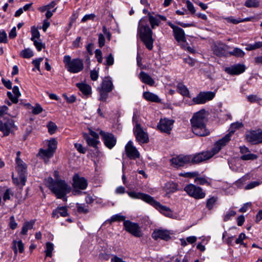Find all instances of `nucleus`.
Listing matches in <instances>:
<instances>
[{"mask_svg":"<svg viewBox=\"0 0 262 262\" xmlns=\"http://www.w3.org/2000/svg\"><path fill=\"white\" fill-rule=\"evenodd\" d=\"M34 224V222L33 221L25 222L22 227L21 234L23 235L27 234L28 231L33 228Z\"/></svg>","mask_w":262,"mask_h":262,"instance_id":"nucleus-34","label":"nucleus"},{"mask_svg":"<svg viewBox=\"0 0 262 262\" xmlns=\"http://www.w3.org/2000/svg\"><path fill=\"white\" fill-rule=\"evenodd\" d=\"M48 132L50 135L53 134L57 128V125L53 122H50L47 125Z\"/></svg>","mask_w":262,"mask_h":262,"instance_id":"nucleus-47","label":"nucleus"},{"mask_svg":"<svg viewBox=\"0 0 262 262\" xmlns=\"http://www.w3.org/2000/svg\"><path fill=\"white\" fill-rule=\"evenodd\" d=\"M225 19L228 23H232L233 24H237L241 23V19H236L232 16L226 17Z\"/></svg>","mask_w":262,"mask_h":262,"instance_id":"nucleus-61","label":"nucleus"},{"mask_svg":"<svg viewBox=\"0 0 262 262\" xmlns=\"http://www.w3.org/2000/svg\"><path fill=\"white\" fill-rule=\"evenodd\" d=\"M136 140L140 143H146L149 141L148 134L145 132L139 123H137L134 128Z\"/></svg>","mask_w":262,"mask_h":262,"instance_id":"nucleus-13","label":"nucleus"},{"mask_svg":"<svg viewBox=\"0 0 262 262\" xmlns=\"http://www.w3.org/2000/svg\"><path fill=\"white\" fill-rule=\"evenodd\" d=\"M83 137H84V139L86 140L87 144L90 146L96 147L97 146V144H98V143L99 142L97 140L98 139L94 138H92L90 137L89 135H88L86 134H83Z\"/></svg>","mask_w":262,"mask_h":262,"instance_id":"nucleus-33","label":"nucleus"},{"mask_svg":"<svg viewBox=\"0 0 262 262\" xmlns=\"http://www.w3.org/2000/svg\"><path fill=\"white\" fill-rule=\"evenodd\" d=\"M258 158V156L256 155L253 154L249 152L247 154H245V155H242L241 157V159L244 161L247 160H254Z\"/></svg>","mask_w":262,"mask_h":262,"instance_id":"nucleus-41","label":"nucleus"},{"mask_svg":"<svg viewBox=\"0 0 262 262\" xmlns=\"http://www.w3.org/2000/svg\"><path fill=\"white\" fill-rule=\"evenodd\" d=\"M222 148V147L220 144H218L217 142H216L211 151H204L194 155H189L190 159V163H198L208 160L217 154Z\"/></svg>","mask_w":262,"mask_h":262,"instance_id":"nucleus-4","label":"nucleus"},{"mask_svg":"<svg viewBox=\"0 0 262 262\" xmlns=\"http://www.w3.org/2000/svg\"><path fill=\"white\" fill-rule=\"evenodd\" d=\"M73 186L75 189H79L84 190L88 186L87 180L84 177H81L78 174H76L73 177Z\"/></svg>","mask_w":262,"mask_h":262,"instance_id":"nucleus-17","label":"nucleus"},{"mask_svg":"<svg viewBox=\"0 0 262 262\" xmlns=\"http://www.w3.org/2000/svg\"><path fill=\"white\" fill-rule=\"evenodd\" d=\"M194 182L200 185H209L207 180L205 177H200L199 176L195 177Z\"/></svg>","mask_w":262,"mask_h":262,"instance_id":"nucleus-45","label":"nucleus"},{"mask_svg":"<svg viewBox=\"0 0 262 262\" xmlns=\"http://www.w3.org/2000/svg\"><path fill=\"white\" fill-rule=\"evenodd\" d=\"M184 190L188 195L196 200L203 199L206 196V193L202 188L192 184L186 185Z\"/></svg>","mask_w":262,"mask_h":262,"instance_id":"nucleus-8","label":"nucleus"},{"mask_svg":"<svg viewBox=\"0 0 262 262\" xmlns=\"http://www.w3.org/2000/svg\"><path fill=\"white\" fill-rule=\"evenodd\" d=\"M248 100L251 103L258 102L260 99L256 95H251L247 96Z\"/></svg>","mask_w":262,"mask_h":262,"instance_id":"nucleus-59","label":"nucleus"},{"mask_svg":"<svg viewBox=\"0 0 262 262\" xmlns=\"http://www.w3.org/2000/svg\"><path fill=\"white\" fill-rule=\"evenodd\" d=\"M217 201V198L215 196H212L210 198L207 199L206 204V208L209 210H212L214 206L216 203Z\"/></svg>","mask_w":262,"mask_h":262,"instance_id":"nucleus-35","label":"nucleus"},{"mask_svg":"<svg viewBox=\"0 0 262 262\" xmlns=\"http://www.w3.org/2000/svg\"><path fill=\"white\" fill-rule=\"evenodd\" d=\"M32 37L31 38L32 41L36 40V38H39L40 37V33L38 30L35 27L31 28Z\"/></svg>","mask_w":262,"mask_h":262,"instance_id":"nucleus-48","label":"nucleus"},{"mask_svg":"<svg viewBox=\"0 0 262 262\" xmlns=\"http://www.w3.org/2000/svg\"><path fill=\"white\" fill-rule=\"evenodd\" d=\"M17 129V127L15 125L14 121L12 119L3 117L0 119V131L4 134V136H8Z\"/></svg>","mask_w":262,"mask_h":262,"instance_id":"nucleus-7","label":"nucleus"},{"mask_svg":"<svg viewBox=\"0 0 262 262\" xmlns=\"http://www.w3.org/2000/svg\"><path fill=\"white\" fill-rule=\"evenodd\" d=\"M236 214V212L233 210L229 211L225 215L224 221L226 222L228 221L231 216H233Z\"/></svg>","mask_w":262,"mask_h":262,"instance_id":"nucleus-62","label":"nucleus"},{"mask_svg":"<svg viewBox=\"0 0 262 262\" xmlns=\"http://www.w3.org/2000/svg\"><path fill=\"white\" fill-rule=\"evenodd\" d=\"M53 244L51 243H47L46 244V250L45 251L46 256L51 257L52 252L53 250Z\"/></svg>","mask_w":262,"mask_h":262,"instance_id":"nucleus-46","label":"nucleus"},{"mask_svg":"<svg viewBox=\"0 0 262 262\" xmlns=\"http://www.w3.org/2000/svg\"><path fill=\"white\" fill-rule=\"evenodd\" d=\"M205 113V110H201L195 113L190 120L191 130L195 135L199 136H206L209 134L206 127L207 119Z\"/></svg>","mask_w":262,"mask_h":262,"instance_id":"nucleus-2","label":"nucleus"},{"mask_svg":"<svg viewBox=\"0 0 262 262\" xmlns=\"http://www.w3.org/2000/svg\"><path fill=\"white\" fill-rule=\"evenodd\" d=\"M260 183L258 181H253L246 186V189H250L258 186Z\"/></svg>","mask_w":262,"mask_h":262,"instance_id":"nucleus-63","label":"nucleus"},{"mask_svg":"<svg viewBox=\"0 0 262 262\" xmlns=\"http://www.w3.org/2000/svg\"><path fill=\"white\" fill-rule=\"evenodd\" d=\"M174 121L172 119H161L158 124L157 128L161 132L170 134L171 130Z\"/></svg>","mask_w":262,"mask_h":262,"instance_id":"nucleus-15","label":"nucleus"},{"mask_svg":"<svg viewBox=\"0 0 262 262\" xmlns=\"http://www.w3.org/2000/svg\"><path fill=\"white\" fill-rule=\"evenodd\" d=\"M128 195L134 199H141L150 205L154 198L148 194L136 191H127Z\"/></svg>","mask_w":262,"mask_h":262,"instance_id":"nucleus-18","label":"nucleus"},{"mask_svg":"<svg viewBox=\"0 0 262 262\" xmlns=\"http://www.w3.org/2000/svg\"><path fill=\"white\" fill-rule=\"evenodd\" d=\"M98 88L110 92L113 90L114 85L111 80L105 78L102 82L101 86Z\"/></svg>","mask_w":262,"mask_h":262,"instance_id":"nucleus-28","label":"nucleus"},{"mask_svg":"<svg viewBox=\"0 0 262 262\" xmlns=\"http://www.w3.org/2000/svg\"><path fill=\"white\" fill-rule=\"evenodd\" d=\"M75 147L77 149V150L80 152L82 154H85L86 152V149L83 147L82 145L79 143H75L74 144Z\"/></svg>","mask_w":262,"mask_h":262,"instance_id":"nucleus-64","label":"nucleus"},{"mask_svg":"<svg viewBox=\"0 0 262 262\" xmlns=\"http://www.w3.org/2000/svg\"><path fill=\"white\" fill-rule=\"evenodd\" d=\"M245 137L247 141L253 144H257L262 143L261 130H251L247 132Z\"/></svg>","mask_w":262,"mask_h":262,"instance_id":"nucleus-14","label":"nucleus"},{"mask_svg":"<svg viewBox=\"0 0 262 262\" xmlns=\"http://www.w3.org/2000/svg\"><path fill=\"white\" fill-rule=\"evenodd\" d=\"M229 54L230 55L234 56L237 57H243L245 53L241 49L238 48H235L232 51L230 52Z\"/></svg>","mask_w":262,"mask_h":262,"instance_id":"nucleus-37","label":"nucleus"},{"mask_svg":"<svg viewBox=\"0 0 262 262\" xmlns=\"http://www.w3.org/2000/svg\"><path fill=\"white\" fill-rule=\"evenodd\" d=\"M99 134L106 147L112 149L115 146L117 139L113 134L102 130H101Z\"/></svg>","mask_w":262,"mask_h":262,"instance_id":"nucleus-11","label":"nucleus"},{"mask_svg":"<svg viewBox=\"0 0 262 262\" xmlns=\"http://www.w3.org/2000/svg\"><path fill=\"white\" fill-rule=\"evenodd\" d=\"M77 86L80 91L85 95H88L92 93L91 86L89 84L79 83H77Z\"/></svg>","mask_w":262,"mask_h":262,"instance_id":"nucleus-31","label":"nucleus"},{"mask_svg":"<svg viewBox=\"0 0 262 262\" xmlns=\"http://www.w3.org/2000/svg\"><path fill=\"white\" fill-rule=\"evenodd\" d=\"M126 221L125 216L121 215L120 214H117L112 216L111 219V222L116 221Z\"/></svg>","mask_w":262,"mask_h":262,"instance_id":"nucleus-50","label":"nucleus"},{"mask_svg":"<svg viewBox=\"0 0 262 262\" xmlns=\"http://www.w3.org/2000/svg\"><path fill=\"white\" fill-rule=\"evenodd\" d=\"M49 188L55 195L57 199L67 201L66 195L70 193L71 188L64 180L57 179L54 180L52 178L49 177L46 180Z\"/></svg>","mask_w":262,"mask_h":262,"instance_id":"nucleus-1","label":"nucleus"},{"mask_svg":"<svg viewBox=\"0 0 262 262\" xmlns=\"http://www.w3.org/2000/svg\"><path fill=\"white\" fill-rule=\"evenodd\" d=\"M150 205L167 217H171L173 215L172 211L170 208L162 205L160 202L156 201L154 199L152 201Z\"/></svg>","mask_w":262,"mask_h":262,"instance_id":"nucleus-16","label":"nucleus"},{"mask_svg":"<svg viewBox=\"0 0 262 262\" xmlns=\"http://www.w3.org/2000/svg\"><path fill=\"white\" fill-rule=\"evenodd\" d=\"M243 126L242 123L239 122L231 124L230 128V132L221 139L217 141V144H220L222 147L224 146L230 140L231 136L234 134L235 129H239Z\"/></svg>","mask_w":262,"mask_h":262,"instance_id":"nucleus-12","label":"nucleus"},{"mask_svg":"<svg viewBox=\"0 0 262 262\" xmlns=\"http://www.w3.org/2000/svg\"><path fill=\"white\" fill-rule=\"evenodd\" d=\"M143 96L145 100L148 101L154 102H160L161 101L160 99L157 95L149 92H144Z\"/></svg>","mask_w":262,"mask_h":262,"instance_id":"nucleus-29","label":"nucleus"},{"mask_svg":"<svg viewBox=\"0 0 262 262\" xmlns=\"http://www.w3.org/2000/svg\"><path fill=\"white\" fill-rule=\"evenodd\" d=\"M106 63H105V65L107 66H112L114 64V57L112 55V54H110L106 57Z\"/></svg>","mask_w":262,"mask_h":262,"instance_id":"nucleus-53","label":"nucleus"},{"mask_svg":"<svg viewBox=\"0 0 262 262\" xmlns=\"http://www.w3.org/2000/svg\"><path fill=\"white\" fill-rule=\"evenodd\" d=\"M9 225L10 228L12 230L15 229L17 227V223L15 222L14 216H11L10 217V222Z\"/></svg>","mask_w":262,"mask_h":262,"instance_id":"nucleus-56","label":"nucleus"},{"mask_svg":"<svg viewBox=\"0 0 262 262\" xmlns=\"http://www.w3.org/2000/svg\"><path fill=\"white\" fill-rule=\"evenodd\" d=\"M173 36L178 42H185L186 41L184 31L181 28L178 27L173 31Z\"/></svg>","mask_w":262,"mask_h":262,"instance_id":"nucleus-25","label":"nucleus"},{"mask_svg":"<svg viewBox=\"0 0 262 262\" xmlns=\"http://www.w3.org/2000/svg\"><path fill=\"white\" fill-rule=\"evenodd\" d=\"M179 176L185 177V178H195L196 176H199V173L198 172L194 171V172H184V173H180L179 174Z\"/></svg>","mask_w":262,"mask_h":262,"instance_id":"nucleus-44","label":"nucleus"},{"mask_svg":"<svg viewBox=\"0 0 262 262\" xmlns=\"http://www.w3.org/2000/svg\"><path fill=\"white\" fill-rule=\"evenodd\" d=\"M125 152L127 157L130 159H136L139 158L140 154L136 148L133 146V142L129 141L125 146Z\"/></svg>","mask_w":262,"mask_h":262,"instance_id":"nucleus-21","label":"nucleus"},{"mask_svg":"<svg viewBox=\"0 0 262 262\" xmlns=\"http://www.w3.org/2000/svg\"><path fill=\"white\" fill-rule=\"evenodd\" d=\"M186 4L187 8L189 12L192 14H194L195 13V9L192 3L189 1H187Z\"/></svg>","mask_w":262,"mask_h":262,"instance_id":"nucleus-58","label":"nucleus"},{"mask_svg":"<svg viewBox=\"0 0 262 262\" xmlns=\"http://www.w3.org/2000/svg\"><path fill=\"white\" fill-rule=\"evenodd\" d=\"M27 105L31 107L32 110V113L34 115L39 114L42 112V108L40 105L38 104H36L34 106H31L30 104H28Z\"/></svg>","mask_w":262,"mask_h":262,"instance_id":"nucleus-42","label":"nucleus"},{"mask_svg":"<svg viewBox=\"0 0 262 262\" xmlns=\"http://www.w3.org/2000/svg\"><path fill=\"white\" fill-rule=\"evenodd\" d=\"M16 163L17 164V170L19 173H20V180L22 185L25 186L26 184V178L24 174L26 171V165L19 157H16Z\"/></svg>","mask_w":262,"mask_h":262,"instance_id":"nucleus-19","label":"nucleus"},{"mask_svg":"<svg viewBox=\"0 0 262 262\" xmlns=\"http://www.w3.org/2000/svg\"><path fill=\"white\" fill-rule=\"evenodd\" d=\"M77 210L79 213H86L89 212L88 207L77 204Z\"/></svg>","mask_w":262,"mask_h":262,"instance_id":"nucleus-52","label":"nucleus"},{"mask_svg":"<svg viewBox=\"0 0 262 262\" xmlns=\"http://www.w3.org/2000/svg\"><path fill=\"white\" fill-rule=\"evenodd\" d=\"M63 62L67 70L72 73H77L83 69V63L80 58H74L72 60L69 55H66L63 58Z\"/></svg>","mask_w":262,"mask_h":262,"instance_id":"nucleus-5","label":"nucleus"},{"mask_svg":"<svg viewBox=\"0 0 262 262\" xmlns=\"http://www.w3.org/2000/svg\"><path fill=\"white\" fill-rule=\"evenodd\" d=\"M98 43L100 48H102L105 45V37L102 34L98 35Z\"/></svg>","mask_w":262,"mask_h":262,"instance_id":"nucleus-60","label":"nucleus"},{"mask_svg":"<svg viewBox=\"0 0 262 262\" xmlns=\"http://www.w3.org/2000/svg\"><path fill=\"white\" fill-rule=\"evenodd\" d=\"M13 191L10 188H7L4 193L3 197V200L6 201L10 200L11 196H13Z\"/></svg>","mask_w":262,"mask_h":262,"instance_id":"nucleus-49","label":"nucleus"},{"mask_svg":"<svg viewBox=\"0 0 262 262\" xmlns=\"http://www.w3.org/2000/svg\"><path fill=\"white\" fill-rule=\"evenodd\" d=\"M229 47L225 43L217 42L213 48L214 53L217 56H226L228 54V50Z\"/></svg>","mask_w":262,"mask_h":262,"instance_id":"nucleus-22","label":"nucleus"},{"mask_svg":"<svg viewBox=\"0 0 262 262\" xmlns=\"http://www.w3.org/2000/svg\"><path fill=\"white\" fill-rule=\"evenodd\" d=\"M123 226L124 229L133 236L137 237H141L143 236L141 228L137 223L126 220L123 222Z\"/></svg>","mask_w":262,"mask_h":262,"instance_id":"nucleus-9","label":"nucleus"},{"mask_svg":"<svg viewBox=\"0 0 262 262\" xmlns=\"http://www.w3.org/2000/svg\"><path fill=\"white\" fill-rule=\"evenodd\" d=\"M215 93L213 92H201L192 99V101L196 104H204L207 101L213 99Z\"/></svg>","mask_w":262,"mask_h":262,"instance_id":"nucleus-10","label":"nucleus"},{"mask_svg":"<svg viewBox=\"0 0 262 262\" xmlns=\"http://www.w3.org/2000/svg\"><path fill=\"white\" fill-rule=\"evenodd\" d=\"M17 248L18 249L19 252L22 253L24 251V245L23 243L21 240L17 242L16 241H14L13 242V246L12 249L14 251V253L15 255L17 254Z\"/></svg>","mask_w":262,"mask_h":262,"instance_id":"nucleus-30","label":"nucleus"},{"mask_svg":"<svg viewBox=\"0 0 262 262\" xmlns=\"http://www.w3.org/2000/svg\"><path fill=\"white\" fill-rule=\"evenodd\" d=\"M178 184L172 182H168L165 184V188L169 192L176 191L178 188Z\"/></svg>","mask_w":262,"mask_h":262,"instance_id":"nucleus-36","label":"nucleus"},{"mask_svg":"<svg viewBox=\"0 0 262 262\" xmlns=\"http://www.w3.org/2000/svg\"><path fill=\"white\" fill-rule=\"evenodd\" d=\"M20 55L25 58H30L33 56L34 54L31 49L28 48L23 50Z\"/></svg>","mask_w":262,"mask_h":262,"instance_id":"nucleus-40","label":"nucleus"},{"mask_svg":"<svg viewBox=\"0 0 262 262\" xmlns=\"http://www.w3.org/2000/svg\"><path fill=\"white\" fill-rule=\"evenodd\" d=\"M97 90L98 91L100 94L99 100L102 101H106L108 97V93L109 92L104 91L99 88H97Z\"/></svg>","mask_w":262,"mask_h":262,"instance_id":"nucleus-43","label":"nucleus"},{"mask_svg":"<svg viewBox=\"0 0 262 262\" xmlns=\"http://www.w3.org/2000/svg\"><path fill=\"white\" fill-rule=\"evenodd\" d=\"M177 88L179 92L183 96H187L189 95V91L185 85L182 83L178 84Z\"/></svg>","mask_w":262,"mask_h":262,"instance_id":"nucleus-38","label":"nucleus"},{"mask_svg":"<svg viewBox=\"0 0 262 262\" xmlns=\"http://www.w3.org/2000/svg\"><path fill=\"white\" fill-rule=\"evenodd\" d=\"M33 41L38 51H40L42 48H45V45L41 41L37 40H34Z\"/></svg>","mask_w":262,"mask_h":262,"instance_id":"nucleus-57","label":"nucleus"},{"mask_svg":"<svg viewBox=\"0 0 262 262\" xmlns=\"http://www.w3.org/2000/svg\"><path fill=\"white\" fill-rule=\"evenodd\" d=\"M57 142L55 139H52L48 141V148L46 149L40 148L38 155L42 159L45 163L52 158L57 148Z\"/></svg>","mask_w":262,"mask_h":262,"instance_id":"nucleus-6","label":"nucleus"},{"mask_svg":"<svg viewBox=\"0 0 262 262\" xmlns=\"http://www.w3.org/2000/svg\"><path fill=\"white\" fill-rule=\"evenodd\" d=\"M244 5L248 8H257L259 6V3L257 0H247Z\"/></svg>","mask_w":262,"mask_h":262,"instance_id":"nucleus-39","label":"nucleus"},{"mask_svg":"<svg viewBox=\"0 0 262 262\" xmlns=\"http://www.w3.org/2000/svg\"><path fill=\"white\" fill-rule=\"evenodd\" d=\"M137 36H139L146 48L149 50L153 48L152 31L149 28L146 18H143L139 22Z\"/></svg>","mask_w":262,"mask_h":262,"instance_id":"nucleus-3","label":"nucleus"},{"mask_svg":"<svg viewBox=\"0 0 262 262\" xmlns=\"http://www.w3.org/2000/svg\"><path fill=\"white\" fill-rule=\"evenodd\" d=\"M139 78L144 83L150 86H152L155 84L154 80L147 73L142 71L139 74Z\"/></svg>","mask_w":262,"mask_h":262,"instance_id":"nucleus-26","label":"nucleus"},{"mask_svg":"<svg viewBox=\"0 0 262 262\" xmlns=\"http://www.w3.org/2000/svg\"><path fill=\"white\" fill-rule=\"evenodd\" d=\"M151 236L155 240L160 238L163 240L168 241L170 238V233L167 230L159 229L154 230Z\"/></svg>","mask_w":262,"mask_h":262,"instance_id":"nucleus-24","label":"nucleus"},{"mask_svg":"<svg viewBox=\"0 0 262 262\" xmlns=\"http://www.w3.org/2000/svg\"><path fill=\"white\" fill-rule=\"evenodd\" d=\"M59 214L62 217H66L68 215V210L66 207H58L53 210L52 213V216L54 218H58Z\"/></svg>","mask_w":262,"mask_h":262,"instance_id":"nucleus-27","label":"nucleus"},{"mask_svg":"<svg viewBox=\"0 0 262 262\" xmlns=\"http://www.w3.org/2000/svg\"><path fill=\"white\" fill-rule=\"evenodd\" d=\"M189 155H180L170 160L172 164L174 167L183 166L186 164L190 163V160Z\"/></svg>","mask_w":262,"mask_h":262,"instance_id":"nucleus-20","label":"nucleus"},{"mask_svg":"<svg viewBox=\"0 0 262 262\" xmlns=\"http://www.w3.org/2000/svg\"><path fill=\"white\" fill-rule=\"evenodd\" d=\"M8 42L7 35L5 31L0 30V42L7 43Z\"/></svg>","mask_w":262,"mask_h":262,"instance_id":"nucleus-51","label":"nucleus"},{"mask_svg":"<svg viewBox=\"0 0 262 262\" xmlns=\"http://www.w3.org/2000/svg\"><path fill=\"white\" fill-rule=\"evenodd\" d=\"M246 238V235L242 233H241L238 238L235 240V243L237 244H241V245H244L245 246H246V245L244 243L243 240Z\"/></svg>","mask_w":262,"mask_h":262,"instance_id":"nucleus-55","label":"nucleus"},{"mask_svg":"<svg viewBox=\"0 0 262 262\" xmlns=\"http://www.w3.org/2000/svg\"><path fill=\"white\" fill-rule=\"evenodd\" d=\"M95 57L96 58L97 61L99 63H102L103 58L102 56V52L99 49H96L95 51Z\"/></svg>","mask_w":262,"mask_h":262,"instance_id":"nucleus-54","label":"nucleus"},{"mask_svg":"<svg viewBox=\"0 0 262 262\" xmlns=\"http://www.w3.org/2000/svg\"><path fill=\"white\" fill-rule=\"evenodd\" d=\"M246 67L245 65L237 64L225 69V71L230 75H239L245 72Z\"/></svg>","mask_w":262,"mask_h":262,"instance_id":"nucleus-23","label":"nucleus"},{"mask_svg":"<svg viewBox=\"0 0 262 262\" xmlns=\"http://www.w3.org/2000/svg\"><path fill=\"white\" fill-rule=\"evenodd\" d=\"M149 21L151 25V28L154 29L156 26H158L160 23V20L157 15L153 16L150 13H148Z\"/></svg>","mask_w":262,"mask_h":262,"instance_id":"nucleus-32","label":"nucleus"}]
</instances>
